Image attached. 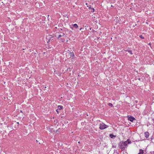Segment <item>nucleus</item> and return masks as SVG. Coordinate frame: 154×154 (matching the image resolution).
<instances>
[{
    "label": "nucleus",
    "mask_w": 154,
    "mask_h": 154,
    "mask_svg": "<svg viewBox=\"0 0 154 154\" xmlns=\"http://www.w3.org/2000/svg\"><path fill=\"white\" fill-rule=\"evenodd\" d=\"M60 40L62 42H63L65 41V40L64 39H62L61 38V39H60Z\"/></svg>",
    "instance_id": "f3484780"
},
{
    "label": "nucleus",
    "mask_w": 154,
    "mask_h": 154,
    "mask_svg": "<svg viewBox=\"0 0 154 154\" xmlns=\"http://www.w3.org/2000/svg\"><path fill=\"white\" fill-rule=\"evenodd\" d=\"M108 105L110 106H112V104L111 103H108Z\"/></svg>",
    "instance_id": "2eb2a0df"
},
{
    "label": "nucleus",
    "mask_w": 154,
    "mask_h": 154,
    "mask_svg": "<svg viewBox=\"0 0 154 154\" xmlns=\"http://www.w3.org/2000/svg\"><path fill=\"white\" fill-rule=\"evenodd\" d=\"M69 54L70 57H74V55L73 52H70Z\"/></svg>",
    "instance_id": "9d476101"
},
{
    "label": "nucleus",
    "mask_w": 154,
    "mask_h": 154,
    "mask_svg": "<svg viewBox=\"0 0 154 154\" xmlns=\"http://www.w3.org/2000/svg\"><path fill=\"white\" fill-rule=\"evenodd\" d=\"M131 143V141L129 139H128L126 141L123 142V143L125 146L126 147L128 144H130Z\"/></svg>",
    "instance_id": "20e7f679"
},
{
    "label": "nucleus",
    "mask_w": 154,
    "mask_h": 154,
    "mask_svg": "<svg viewBox=\"0 0 154 154\" xmlns=\"http://www.w3.org/2000/svg\"><path fill=\"white\" fill-rule=\"evenodd\" d=\"M143 150L141 149H140L139 150V152L138 154H143Z\"/></svg>",
    "instance_id": "1a4fd4ad"
},
{
    "label": "nucleus",
    "mask_w": 154,
    "mask_h": 154,
    "mask_svg": "<svg viewBox=\"0 0 154 154\" xmlns=\"http://www.w3.org/2000/svg\"><path fill=\"white\" fill-rule=\"evenodd\" d=\"M82 29V28H80L79 29L80 30H81Z\"/></svg>",
    "instance_id": "6ab92c4d"
},
{
    "label": "nucleus",
    "mask_w": 154,
    "mask_h": 154,
    "mask_svg": "<svg viewBox=\"0 0 154 154\" xmlns=\"http://www.w3.org/2000/svg\"><path fill=\"white\" fill-rule=\"evenodd\" d=\"M58 29H57V27H54V31L55 32H56V33H57V32H58L59 31H58Z\"/></svg>",
    "instance_id": "ddd939ff"
},
{
    "label": "nucleus",
    "mask_w": 154,
    "mask_h": 154,
    "mask_svg": "<svg viewBox=\"0 0 154 154\" xmlns=\"http://www.w3.org/2000/svg\"><path fill=\"white\" fill-rule=\"evenodd\" d=\"M60 33L62 36H64L65 35V33L62 32L61 31L60 32Z\"/></svg>",
    "instance_id": "f8f14e48"
},
{
    "label": "nucleus",
    "mask_w": 154,
    "mask_h": 154,
    "mask_svg": "<svg viewBox=\"0 0 154 154\" xmlns=\"http://www.w3.org/2000/svg\"><path fill=\"white\" fill-rule=\"evenodd\" d=\"M127 51H128V52L130 53L131 54H132L133 53H132V51L130 50H127Z\"/></svg>",
    "instance_id": "4468645a"
},
{
    "label": "nucleus",
    "mask_w": 154,
    "mask_h": 154,
    "mask_svg": "<svg viewBox=\"0 0 154 154\" xmlns=\"http://www.w3.org/2000/svg\"><path fill=\"white\" fill-rule=\"evenodd\" d=\"M128 119L131 122H133L134 120H135L136 119L132 116H130L128 117Z\"/></svg>",
    "instance_id": "39448f33"
},
{
    "label": "nucleus",
    "mask_w": 154,
    "mask_h": 154,
    "mask_svg": "<svg viewBox=\"0 0 154 154\" xmlns=\"http://www.w3.org/2000/svg\"><path fill=\"white\" fill-rule=\"evenodd\" d=\"M20 112H22V111H21V110L20 111Z\"/></svg>",
    "instance_id": "aec40b11"
},
{
    "label": "nucleus",
    "mask_w": 154,
    "mask_h": 154,
    "mask_svg": "<svg viewBox=\"0 0 154 154\" xmlns=\"http://www.w3.org/2000/svg\"><path fill=\"white\" fill-rule=\"evenodd\" d=\"M119 146L120 148L123 150H124L126 148L123 142H121L119 143Z\"/></svg>",
    "instance_id": "7ed1b4c3"
},
{
    "label": "nucleus",
    "mask_w": 154,
    "mask_h": 154,
    "mask_svg": "<svg viewBox=\"0 0 154 154\" xmlns=\"http://www.w3.org/2000/svg\"><path fill=\"white\" fill-rule=\"evenodd\" d=\"M108 126L103 122H101L99 125V128L101 130H103L107 128Z\"/></svg>",
    "instance_id": "f257e3e1"
},
{
    "label": "nucleus",
    "mask_w": 154,
    "mask_h": 154,
    "mask_svg": "<svg viewBox=\"0 0 154 154\" xmlns=\"http://www.w3.org/2000/svg\"><path fill=\"white\" fill-rule=\"evenodd\" d=\"M93 9V10L94 11V9Z\"/></svg>",
    "instance_id": "4be33fe9"
},
{
    "label": "nucleus",
    "mask_w": 154,
    "mask_h": 154,
    "mask_svg": "<svg viewBox=\"0 0 154 154\" xmlns=\"http://www.w3.org/2000/svg\"><path fill=\"white\" fill-rule=\"evenodd\" d=\"M56 111L57 112V113H59V109H57L56 110Z\"/></svg>",
    "instance_id": "a211bd4d"
},
{
    "label": "nucleus",
    "mask_w": 154,
    "mask_h": 154,
    "mask_svg": "<svg viewBox=\"0 0 154 154\" xmlns=\"http://www.w3.org/2000/svg\"><path fill=\"white\" fill-rule=\"evenodd\" d=\"M63 108V106H62L59 105L58 106L57 109H59V110H60L62 109Z\"/></svg>",
    "instance_id": "9b49d317"
},
{
    "label": "nucleus",
    "mask_w": 154,
    "mask_h": 154,
    "mask_svg": "<svg viewBox=\"0 0 154 154\" xmlns=\"http://www.w3.org/2000/svg\"><path fill=\"white\" fill-rule=\"evenodd\" d=\"M116 137V135H114L112 134L109 135V137L112 138L114 139Z\"/></svg>",
    "instance_id": "6e6552de"
},
{
    "label": "nucleus",
    "mask_w": 154,
    "mask_h": 154,
    "mask_svg": "<svg viewBox=\"0 0 154 154\" xmlns=\"http://www.w3.org/2000/svg\"><path fill=\"white\" fill-rule=\"evenodd\" d=\"M144 135L145 137L146 138H148L149 137V133L148 132H146L144 133Z\"/></svg>",
    "instance_id": "423d86ee"
},
{
    "label": "nucleus",
    "mask_w": 154,
    "mask_h": 154,
    "mask_svg": "<svg viewBox=\"0 0 154 154\" xmlns=\"http://www.w3.org/2000/svg\"><path fill=\"white\" fill-rule=\"evenodd\" d=\"M62 29L61 28H59L58 29V31H59L57 33H55L54 36L57 38H59L61 37L62 36L60 33V32L61 31H62Z\"/></svg>",
    "instance_id": "f03ea898"
},
{
    "label": "nucleus",
    "mask_w": 154,
    "mask_h": 154,
    "mask_svg": "<svg viewBox=\"0 0 154 154\" xmlns=\"http://www.w3.org/2000/svg\"><path fill=\"white\" fill-rule=\"evenodd\" d=\"M140 37L141 38L144 39V37L142 35H140Z\"/></svg>",
    "instance_id": "dca6fc26"
},
{
    "label": "nucleus",
    "mask_w": 154,
    "mask_h": 154,
    "mask_svg": "<svg viewBox=\"0 0 154 154\" xmlns=\"http://www.w3.org/2000/svg\"><path fill=\"white\" fill-rule=\"evenodd\" d=\"M17 124H19V122H17Z\"/></svg>",
    "instance_id": "412c9836"
},
{
    "label": "nucleus",
    "mask_w": 154,
    "mask_h": 154,
    "mask_svg": "<svg viewBox=\"0 0 154 154\" xmlns=\"http://www.w3.org/2000/svg\"><path fill=\"white\" fill-rule=\"evenodd\" d=\"M72 27L71 26V28H72V29H73V27H74L75 28H77L78 27V25L76 24H72Z\"/></svg>",
    "instance_id": "0eeeda50"
}]
</instances>
